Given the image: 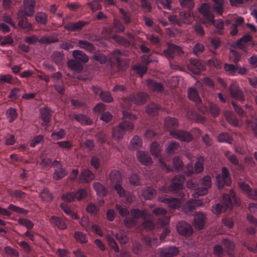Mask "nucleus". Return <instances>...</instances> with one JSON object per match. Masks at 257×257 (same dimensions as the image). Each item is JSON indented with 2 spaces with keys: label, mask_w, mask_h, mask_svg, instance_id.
<instances>
[{
  "label": "nucleus",
  "mask_w": 257,
  "mask_h": 257,
  "mask_svg": "<svg viewBox=\"0 0 257 257\" xmlns=\"http://www.w3.org/2000/svg\"><path fill=\"white\" fill-rule=\"evenodd\" d=\"M233 203L237 205L239 204L233 191L231 190L229 194H226L223 196L222 203H217L213 207L212 211L215 213L219 214L231 207Z\"/></svg>",
  "instance_id": "f257e3e1"
},
{
  "label": "nucleus",
  "mask_w": 257,
  "mask_h": 257,
  "mask_svg": "<svg viewBox=\"0 0 257 257\" xmlns=\"http://www.w3.org/2000/svg\"><path fill=\"white\" fill-rule=\"evenodd\" d=\"M134 128L133 123L124 120L118 126L114 127L111 132L112 138L114 140L119 141L122 139L126 131H131Z\"/></svg>",
  "instance_id": "f03ea898"
},
{
  "label": "nucleus",
  "mask_w": 257,
  "mask_h": 257,
  "mask_svg": "<svg viewBox=\"0 0 257 257\" xmlns=\"http://www.w3.org/2000/svg\"><path fill=\"white\" fill-rule=\"evenodd\" d=\"M216 180L219 187H221L224 185L230 186L231 184L228 170L225 167H222L221 175L217 176Z\"/></svg>",
  "instance_id": "7ed1b4c3"
},
{
  "label": "nucleus",
  "mask_w": 257,
  "mask_h": 257,
  "mask_svg": "<svg viewBox=\"0 0 257 257\" xmlns=\"http://www.w3.org/2000/svg\"><path fill=\"white\" fill-rule=\"evenodd\" d=\"M201 185L202 187L199 188L198 190L194 194L197 196H202L206 194L208 192V189L211 186V180L209 176H205L201 181Z\"/></svg>",
  "instance_id": "20e7f679"
},
{
  "label": "nucleus",
  "mask_w": 257,
  "mask_h": 257,
  "mask_svg": "<svg viewBox=\"0 0 257 257\" xmlns=\"http://www.w3.org/2000/svg\"><path fill=\"white\" fill-rule=\"evenodd\" d=\"M199 11L205 19L203 22L205 24L208 23L210 20L214 18V15L210 12V6L208 4H203L199 8Z\"/></svg>",
  "instance_id": "39448f33"
},
{
  "label": "nucleus",
  "mask_w": 257,
  "mask_h": 257,
  "mask_svg": "<svg viewBox=\"0 0 257 257\" xmlns=\"http://www.w3.org/2000/svg\"><path fill=\"white\" fill-rule=\"evenodd\" d=\"M230 94L232 97L239 101H243L244 96L239 86L236 84H232L229 87Z\"/></svg>",
  "instance_id": "423d86ee"
},
{
  "label": "nucleus",
  "mask_w": 257,
  "mask_h": 257,
  "mask_svg": "<svg viewBox=\"0 0 257 257\" xmlns=\"http://www.w3.org/2000/svg\"><path fill=\"white\" fill-rule=\"evenodd\" d=\"M35 2L34 0H24V10L19 12H23V15L26 16H32L34 13Z\"/></svg>",
  "instance_id": "0eeeda50"
},
{
  "label": "nucleus",
  "mask_w": 257,
  "mask_h": 257,
  "mask_svg": "<svg viewBox=\"0 0 257 257\" xmlns=\"http://www.w3.org/2000/svg\"><path fill=\"white\" fill-rule=\"evenodd\" d=\"M177 229L179 234L184 236H189L192 234L193 230L189 224L181 221L177 226Z\"/></svg>",
  "instance_id": "6e6552de"
},
{
  "label": "nucleus",
  "mask_w": 257,
  "mask_h": 257,
  "mask_svg": "<svg viewBox=\"0 0 257 257\" xmlns=\"http://www.w3.org/2000/svg\"><path fill=\"white\" fill-rule=\"evenodd\" d=\"M179 17L180 26L183 24L187 25L190 24L195 19L193 14L191 12H181L179 13Z\"/></svg>",
  "instance_id": "1a4fd4ad"
},
{
  "label": "nucleus",
  "mask_w": 257,
  "mask_h": 257,
  "mask_svg": "<svg viewBox=\"0 0 257 257\" xmlns=\"http://www.w3.org/2000/svg\"><path fill=\"white\" fill-rule=\"evenodd\" d=\"M189 69L194 74H198L205 69L204 64L198 59H191Z\"/></svg>",
  "instance_id": "9d476101"
},
{
  "label": "nucleus",
  "mask_w": 257,
  "mask_h": 257,
  "mask_svg": "<svg viewBox=\"0 0 257 257\" xmlns=\"http://www.w3.org/2000/svg\"><path fill=\"white\" fill-rule=\"evenodd\" d=\"M185 181L184 177L182 175L176 176L172 180L170 189L173 191H177L182 189Z\"/></svg>",
  "instance_id": "9b49d317"
},
{
  "label": "nucleus",
  "mask_w": 257,
  "mask_h": 257,
  "mask_svg": "<svg viewBox=\"0 0 257 257\" xmlns=\"http://www.w3.org/2000/svg\"><path fill=\"white\" fill-rule=\"evenodd\" d=\"M170 135L174 138L182 141L190 142L192 139V136L189 133L184 131H172Z\"/></svg>",
  "instance_id": "f8f14e48"
},
{
  "label": "nucleus",
  "mask_w": 257,
  "mask_h": 257,
  "mask_svg": "<svg viewBox=\"0 0 257 257\" xmlns=\"http://www.w3.org/2000/svg\"><path fill=\"white\" fill-rule=\"evenodd\" d=\"M181 52V48L175 45H170L168 49L164 51L165 56L169 60L173 58L176 54Z\"/></svg>",
  "instance_id": "ddd939ff"
},
{
  "label": "nucleus",
  "mask_w": 257,
  "mask_h": 257,
  "mask_svg": "<svg viewBox=\"0 0 257 257\" xmlns=\"http://www.w3.org/2000/svg\"><path fill=\"white\" fill-rule=\"evenodd\" d=\"M27 17L23 15V12H18L17 16V19L19 21L18 26L24 29L31 30L32 29V26L27 22Z\"/></svg>",
  "instance_id": "4468645a"
},
{
  "label": "nucleus",
  "mask_w": 257,
  "mask_h": 257,
  "mask_svg": "<svg viewBox=\"0 0 257 257\" xmlns=\"http://www.w3.org/2000/svg\"><path fill=\"white\" fill-rule=\"evenodd\" d=\"M137 156L139 162L142 164L146 166H149L151 164V158L146 152L139 151L137 152Z\"/></svg>",
  "instance_id": "2eb2a0df"
},
{
  "label": "nucleus",
  "mask_w": 257,
  "mask_h": 257,
  "mask_svg": "<svg viewBox=\"0 0 257 257\" xmlns=\"http://www.w3.org/2000/svg\"><path fill=\"white\" fill-rule=\"evenodd\" d=\"M95 177V175L90 170L85 169L81 172L79 176V180L81 182L89 183Z\"/></svg>",
  "instance_id": "dca6fc26"
},
{
  "label": "nucleus",
  "mask_w": 257,
  "mask_h": 257,
  "mask_svg": "<svg viewBox=\"0 0 257 257\" xmlns=\"http://www.w3.org/2000/svg\"><path fill=\"white\" fill-rule=\"evenodd\" d=\"M203 204L201 200L193 201L192 200L189 201L183 207V210L187 213L189 214L190 211H193L195 207L200 206Z\"/></svg>",
  "instance_id": "f3484780"
},
{
  "label": "nucleus",
  "mask_w": 257,
  "mask_h": 257,
  "mask_svg": "<svg viewBox=\"0 0 257 257\" xmlns=\"http://www.w3.org/2000/svg\"><path fill=\"white\" fill-rule=\"evenodd\" d=\"M179 252V249L175 246L164 248L161 251V255L163 257H172L177 255Z\"/></svg>",
  "instance_id": "a211bd4d"
},
{
  "label": "nucleus",
  "mask_w": 257,
  "mask_h": 257,
  "mask_svg": "<svg viewBox=\"0 0 257 257\" xmlns=\"http://www.w3.org/2000/svg\"><path fill=\"white\" fill-rule=\"evenodd\" d=\"M114 188L120 197H125L126 201L127 202L130 203L133 200L134 196L131 194L125 195L124 189L119 184H115Z\"/></svg>",
  "instance_id": "6ab92c4d"
},
{
  "label": "nucleus",
  "mask_w": 257,
  "mask_h": 257,
  "mask_svg": "<svg viewBox=\"0 0 257 257\" xmlns=\"http://www.w3.org/2000/svg\"><path fill=\"white\" fill-rule=\"evenodd\" d=\"M214 2L213 9L214 11L219 14L222 15L224 11V7L225 5L224 0H212Z\"/></svg>",
  "instance_id": "aec40b11"
},
{
  "label": "nucleus",
  "mask_w": 257,
  "mask_h": 257,
  "mask_svg": "<svg viewBox=\"0 0 257 257\" xmlns=\"http://www.w3.org/2000/svg\"><path fill=\"white\" fill-rule=\"evenodd\" d=\"M204 218L203 213H198L194 217V225L197 229H202L204 224Z\"/></svg>",
  "instance_id": "412c9836"
},
{
  "label": "nucleus",
  "mask_w": 257,
  "mask_h": 257,
  "mask_svg": "<svg viewBox=\"0 0 257 257\" xmlns=\"http://www.w3.org/2000/svg\"><path fill=\"white\" fill-rule=\"evenodd\" d=\"M160 201L166 202L168 205L173 209L179 208L180 206V201L178 199L175 198H164L160 199Z\"/></svg>",
  "instance_id": "4be33fe9"
},
{
  "label": "nucleus",
  "mask_w": 257,
  "mask_h": 257,
  "mask_svg": "<svg viewBox=\"0 0 257 257\" xmlns=\"http://www.w3.org/2000/svg\"><path fill=\"white\" fill-rule=\"evenodd\" d=\"M50 222L53 225L56 226L61 229H64L66 228V224L65 222L60 218L53 216L50 218Z\"/></svg>",
  "instance_id": "5701e85b"
},
{
  "label": "nucleus",
  "mask_w": 257,
  "mask_h": 257,
  "mask_svg": "<svg viewBox=\"0 0 257 257\" xmlns=\"http://www.w3.org/2000/svg\"><path fill=\"white\" fill-rule=\"evenodd\" d=\"M188 96L189 99L196 103H199L201 101L200 97L197 90L193 87H191L188 89Z\"/></svg>",
  "instance_id": "b1692460"
},
{
  "label": "nucleus",
  "mask_w": 257,
  "mask_h": 257,
  "mask_svg": "<svg viewBox=\"0 0 257 257\" xmlns=\"http://www.w3.org/2000/svg\"><path fill=\"white\" fill-rule=\"evenodd\" d=\"M147 97L148 95L145 93H142L137 94L136 96H131L130 100L132 102L141 104L145 102Z\"/></svg>",
  "instance_id": "393cba45"
},
{
  "label": "nucleus",
  "mask_w": 257,
  "mask_h": 257,
  "mask_svg": "<svg viewBox=\"0 0 257 257\" xmlns=\"http://www.w3.org/2000/svg\"><path fill=\"white\" fill-rule=\"evenodd\" d=\"M148 86L153 91H161L163 90V86L160 83H157L152 80L148 79L147 81Z\"/></svg>",
  "instance_id": "a878e982"
},
{
  "label": "nucleus",
  "mask_w": 257,
  "mask_h": 257,
  "mask_svg": "<svg viewBox=\"0 0 257 257\" xmlns=\"http://www.w3.org/2000/svg\"><path fill=\"white\" fill-rule=\"evenodd\" d=\"M113 234L112 231H110L108 232L107 235V238L108 244L113 249V250L115 252H118L119 251V248L118 245H117L114 239V238L113 237Z\"/></svg>",
  "instance_id": "bb28decb"
},
{
  "label": "nucleus",
  "mask_w": 257,
  "mask_h": 257,
  "mask_svg": "<svg viewBox=\"0 0 257 257\" xmlns=\"http://www.w3.org/2000/svg\"><path fill=\"white\" fill-rule=\"evenodd\" d=\"M109 178L112 183L119 184L121 180V174L117 170L112 171L109 174Z\"/></svg>",
  "instance_id": "cd10ccee"
},
{
  "label": "nucleus",
  "mask_w": 257,
  "mask_h": 257,
  "mask_svg": "<svg viewBox=\"0 0 257 257\" xmlns=\"http://www.w3.org/2000/svg\"><path fill=\"white\" fill-rule=\"evenodd\" d=\"M178 124L177 120L174 118L167 117L165 120V126L168 130L175 128Z\"/></svg>",
  "instance_id": "c85d7f7f"
},
{
  "label": "nucleus",
  "mask_w": 257,
  "mask_h": 257,
  "mask_svg": "<svg viewBox=\"0 0 257 257\" xmlns=\"http://www.w3.org/2000/svg\"><path fill=\"white\" fill-rule=\"evenodd\" d=\"M72 55L75 58L83 62H87L88 61V57L80 50H74Z\"/></svg>",
  "instance_id": "c756f323"
},
{
  "label": "nucleus",
  "mask_w": 257,
  "mask_h": 257,
  "mask_svg": "<svg viewBox=\"0 0 257 257\" xmlns=\"http://www.w3.org/2000/svg\"><path fill=\"white\" fill-rule=\"evenodd\" d=\"M251 40V36L250 35L246 34L243 36L237 42V45L240 49H244L245 43Z\"/></svg>",
  "instance_id": "7c9ffc66"
},
{
  "label": "nucleus",
  "mask_w": 257,
  "mask_h": 257,
  "mask_svg": "<svg viewBox=\"0 0 257 257\" xmlns=\"http://www.w3.org/2000/svg\"><path fill=\"white\" fill-rule=\"evenodd\" d=\"M74 118L82 125H88L91 124L92 122L90 119L82 114L75 115Z\"/></svg>",
  "instance_id": "2f4dec72"
},
{
  "label": "nucleus",
  "mask_w": 257,
  "mask_h": 257,
  "mask_svg": "<svg viewBox=\"0 0 257 257\" xmlns=\"http://www.w3.org/2000/svg\"><path fill=\"white\" fill-rule=\"evenodd\" d=\"M61 207L63 211L68 215L70 216L72 219H77L78 216L77 214L73 212L69 207H68L67 204L65 203H62L61 205Z\"/></svg>",
  "instance_id": "473e14b6"
},
{
  "label": "nucleus",
  "mask_w": 257,
  "mask_h": 257,
  "mask_svg": "<svg viewBox=\"0 0 257 257\" xmlns=\"http://www.w3.org/2000/svg\"><path fill=\"white\" fill-rule=\"evenodd\" d=\"M7 117L9 122H13L17 117V113L16 109L14 108H10L7 110Z\"/></svg>",
  "instance_id": "72a5a7b5"
},
{
  "label": "nucleus",
  "mask_w": 257,
  "mask_h": 257,
  "mask_svg": "<svg viewBox=\"0 0 257 257\" xmlns=\"http://www.w3.org/2000/svg\"><path fill=\"white\" fill-rule=\"evenodd\" d=\"M132 216L136 219L142 217L146 218L148 216V213L145 210L142 211L138 209H134L131 211Z\"/></svg>",
  "instance_id": "f704fd0d"
},
{
  "label": "nucleus",
  "mask_w": 257,
  "mask_h": 257,
  "mask_svg": "<svg viewBox=\"0 0 257 257\" xmlns=\"http://www.w3.org/2000/svg\"><path fill=\"white\" fill-rule=\"evenodd\" d=\"M93 188L97 195L100 196H104L106 194V190L104 187L98 182H94L93 183Z\"/></svg>",
  "instance_id": "c9c22d12"
},
{
  "label": "nucleus",
  "mask_w": 257,
  "mask_h": 257,
  "mask_svg": "<svg viewBox=\"0 0 257 257\" xmlns=\"http://www.w3.org/2000/svg\"><path fill=\"white\" fill-rule=\"evenodd\" d=\"M156 191L151 188H148L145 190L142 193V196L146 199H152L156 195Z\"/></svg>",
  "instance_id": "e433bc0d"
},
{
  "label": "nucleus",
  "mask_w": 257,
  "mask_h": 257,
  "mask_svg": "<svg viewBox=\"0 0 257 257\" xmlns=\"http://www.w3.org/2000/svg\"><path fill=\"white\" fill-rule=\"evenodd\" d=\"M130 144L133 148L138 149L142 146L143 142L141 138L136 136L131 140Z\"/></svg>",
  "instance_id": "4c0bfd02"
},
{
  "label": "nucleus",
  "mask_w": 257,
  "mask_h": 257,
  "mask_svg": "<svg viewBox=\"0 0 257 257\" xmlns=\"http://www.w3.org/2000/svg\"><path fill=\"white\" fill-rule=\"evenodd\" d=\"M67 173L68 172L66 170L59 168L55 170L53 177L55 179L58 180L64 177Z\"/></svg>",
  "instance_id": "58836bf2"
},
{
  "label": "nucleus",
  "mask_w": 257,
  "mask_h": 257,
  "mask_svg": "<svg viewBox=\"0 0 257 257\" xmlns=\"http://www.w3.org/2000/svg\"><path fill=\"white\" fill-rule=\"evenodd\" d=\"M198 184L197 183V180L195 179H192L188 181L187 182V186L188 188H190L193 190H195V192L192 194V195L194 197H198L197 195H194V194L196 193V191L199 190V188L198 187Z\"/></svg>",
  "instance_id": "ea45409f"
},
{
  "label": "nucleus",
  "mask_w": 257,
  "mask_h": 257,
  "mask_svg": "<svg viewBox=\"0 0 257 257\" xmlns=\"http://www.w3.org/2000/svg\"><path fill=\"white\" fill-rule=\"evenodd\" d=\"M68 65L71 69L77 71H80L82 69L81 64L73 60L68 61Z\"/></svg>",
  "instance_id": "a19ab883"
},
{
  "label": "nucleus",
  "mask_w": 257,
  "mask_h": 257,
  "mask_svg": "<svg viewBox=\"0 0 257 257\" xmlns=\"http://www.w3.org/2000/svg\"><path fill=\"white\" fill-rule=\"evenodd\" d=\"M74 238L78 242L81 243H84L87 242L86 235L84 233L80 231H76L75 232Z\"/></svg>",
  "instance_id": "79ce46f5"
},
{
  "label": "nucleus",
  "mask_w": 257,
  "mask_h": 257,
  "mask_svg": "<svg viewBox=\"0 0 257 257\" xmlns=\"http://www.w3.org/2000/svg\"><path fill=\"white\" fill-rule=\"evenodd\" d=\"M79 45L80 48L85 49L89 52H92L94 49L93 46L91 43L85 41H79Z\"/></svg>",
  "instance_id": "37998d69"
},
{
  "label": "nucleus",
  "mask_w": 257,
  "mask_h": 257,
  "mask_svg": "<svg viewBox=\"0 0 257 257\" xmlns=\"http://www.w3.org/2000/svg\"><path fill=\"white\" fill-rule=\"evenodd\" d=\"M204 158L202 157H199L196 163L195 164V172L196 173H200L203 170Z\"/></svg>",
  "instance_id": "c03bdc74"
},
{
  "label": "nucleus",
  "mask_w": 257,
  "mask_h": 257,
  "mask_svg": "<svg viewBox=\"0 0 257 257\" xmlns=\"http://www.w3.org/2000/svg\"><path fill=\"white\" fill-rule=\"evenodd\" d=\"M86 210L89 213L96 214L98 212L99 207L97 206L93 203H90L87 206Z\"/></svg>",
  "instance_id": "a18cd8bd"
},
{
  "label": "nucleus",
  "mask_w": 257,
  "mask_h": 257,
  "mask_svg": "<svg viewBox=\"0 0 257 257\" xmlns=\"http://www.w3.org/2000/svg\"><path fill=\"white\" fill-rule=\"evenodd\" d=\"M225 70L231 75H235L237 70V66L232 64H225L224 65Z\"/></svg>",
  "instance_id": "49530a36"
},
{
  "label": "nucleus",
  "mask_w": 257,
  "mask_h": 257,
  "mask_svg": "<svg viewBox=\"0 0 257 257\" xmlns=\"http://www.w3.org/2000/svg\"><path fill=\"white\" fill-rule=\"evenodd\" d=\"M40 197L44 201H49L52 200V195L50 193L47 189H44L40 195Z\"/></svg>",
  "instance_id": "de8ad7c7"
},
{
  "label": "nucleus",
  "mask_w": 257,
  "mask_h": 257,
  "mask_svg": "<svg viewBox=\"0 0 257 257\" xmlns=\"http://www.w3.org/2000/svg\"><path fill=\"white\" fill-rule=\"evenodd\" d=\"M8 209L13 212L23 214H27L28 212L27 210L13 204L9 205Z\"/></svg>",
  "instance_id": "09e8293b"
},
{
  "label": "nucleus",
  "mask_w": 257,
  "mask_h": 257,
  "mask_svg": "<svg viewBox=\"0 0 257 257\" xmlns=\"http://www.w3.org/2000/svg\"><path fill=\"white\" fill-rule=\"evenodd\" d=\"M35 20L37 23L44 24L47 22L46 15L44 13H38L36 15Z\"/></svg>",
  "instance_id": "8fccbe9b"
},
{
  "label": "nucleus",
  "mask_w": 257,
  "mask_h": 257,
  "mask_svg": "<svg viewBox=\"0 0 257 257\" xmlns=\"http://www.w3.org/2000/svg\"><path fill=\"white\" fill-rule=\"evenodd\" d=\"M160 147L156 142H153L151 146L150 152L153 156L157 157L159 155Z\"/></svg>",
  "instance_id": "3c124183"
},
{
  "label": "nucleus",
  "mask_w": 257,
  "mask_h": 257,
  "mask_svg": "<svg viewBox=\"0 0 257 257\" xmlns=\"http://www.w3.org/2000/svg\"><path fill=\"white\" fill-rule=\"evenodd\" d=\"M18 222L20 224L25 226L28 229H32L34 226V224L32 221L25 218L19 219Z\"/></svg>",
  "instance_id": "603ef678"
},
{
  "label": "nucleus",
  "mask_w": 257,
  "mask_h": 257,
  "mask_svg": "<svg viewBox=\"0 0 257 257\" xmlns=\"http://www.w3.org/2000/svg\"><path fill=\"white\" fill-rule=\"evenodd\" d=\"M159 107L154 103L149 104L147 108L146 112L150 115H154L157 113Z\"/></svg>",
  "instance_id": "864d4df0"
},
{
  "label": "nucleus",
  "mask_w": 257,
  "mask_h": 257,
  "mask_svg": "<svg viewBox=\"0 0 257 257\" xmlns=\"http://www.w3.org/2000/svg\"><path fill=\"white\" fill-rule=\"evenodd\" d=\"M181 6L183 8L190 9L193 7V0H179Z\"/></svg>",
  "instance_id": "5fc2aeb1"
},
{
  "label": "nucleus",
  "mask_w": 257,
  "mask_h": 257,
  "mask_svg": "<svg viewBox=\"0 0 257 257\" xmlns=\"http://www.w3.org/2000/svg\"><path fill=\"white\" fill-rule=\"evenodd\" d=\"M115 238L120 243H125L127 240V238L123 231H120L119 233H116Z\"/></svg>",
  "instance_id": "6e6d98bb"
},
{
  "label": "nucleus",
  "mask_w": 257,
  "mask_h": 257,
  "mask_svg": "<svg viewBox=\"0 0 257 257\" xmlns=\"http://www.w3.org/2000/svg\"><path fill=\"white\" fill-rule=\"evenodd\" d=\"M100 98L102 101L106 102H110L113 100L112 97L107 92H101L100 93Z\"/></svg>",
  "instance_id": "4d7b16f0"
},
{
  "label": "nucleus",
  "mask_w": 257,
  "mask_h": 257,
  "mask_svg": "<svg viewBox=\"0 0 257 257\" xmlns=\"http://www.w3.org/2000/svg\"><path fill=\"white\" fill-rule=\"evenodd\" d=\"M42 120L44 123H48L50 120V114L48 109H43L41 112Z\"/></svg>",
  "instance_id": "13d9d810"
},
{
  "label": "nucleus",
  "mask_w": 257,
  "mask_h": 257,
  "mask_svg": "<svg viewBox=\"0 0 257 257\" xmlns=\"http://www.w3.org/2000/svg\"><path fill=\"white\" fill-rule=\"evenodd\" d=\"M219 107L214 104H210L209 105V111L213 117L217 116L219 113Z\"/></svg>",
  "instance_id": "bf43d9fd"
},
{
  "label": "nucleus",
  "mask_w": 257,
  "mask_h": 257,
  "mask_svg": "<svg viewBox=\"0 0 257 257\" xmlns=\"http://www.w3.org/2000/svg\"><path fill=\"white\" fill-rule=\"evenodd\" d=\"M5 252L12 257H17L19 253L15 249L10 246H7L5 247Z\"/></svg>",
  "instance_id": "052dcab7"
},
{
  "label": "nucleus",
  "mask_w": 257,
  "mask_h": 257,
  "mask_svg": "<svg viewBox=\"0 0 257 257\" xmlns=\"http://www.w3.org/2000/svg\"><path fill=\"white\" fill-rule=\"evenodd\" d=\"M238 184L240 189L248 195L249 193L251 191V188L245 182L242 181H240Z\"/></svg>",
  "instance_id": "680f3d73"
},
{
  "label": "nucleus",
  "mask_w": 257,
  "mask_h": 257,
  "mask_svg": "<svg viewBox=\"0 0 257 257\" xmlns=\"http://www.w3.org/2000/svg\"><path fill=\"white\" fill-rule=\"evenodd\" d=\"M102 0H93L92 2L90 4V7L93 11H97L101 9V6L100 3Z\"/></svg>",
  "instance_id": "e2e57ef3"
},
{
  "label": "nucleus",
  "mask_w": 257,
  "mask_h": 257,
  "mask_svg": "<svg viewBox=\"0 0 257 257\" xmlns=\"http://www.w3.org/2000/svg\"><path fill=\"white\" fill-rule=\"evenodd\" d=\"M65 131L63 130H60L59 131L57 132H53L51 134V137L54 140H59L62 139L65 136Z\"/></svg>",
  "instance_id": "0e129e2a"
},
{
  "label": "nucleus",
  "mask_w": 257,
  "mask_h": 257,
  "mask_svg": "<svg viewBox=\"0 0 257 257\" xmlns=\"http://www.w3.org/2000/svg\"><path fill=\"white\" fill-rule=\"evenodd\" d=\"M210 22L213 24L216 29L218 30H221L223 28V21L220 19L214 20V18H213L212 20H210L209 23Z\"/></svg>",
  "instance_id": "69168bd1"
},
{
  "label": "nucleus",
  "mask_w": 257,
  "mask_h": 257,
  "mask_svg": "<svg viewBox=\"0 0 257 257\" xmlns=\"http://www.w3.org/2000/svg\"><path fill=\"white\" fill-rule=\"evenodd\" d=\"M135 71L139 74L140 77H142L143 75L147 71V67L145 66L137 65L134 67Z\"/></svg>",
  "instance_id": "338daca9"
},
{
  "label": "nucleus",
  "mask_w": 257,
  "mask_h": 257,
  "mask_svg": "<svg viewBox=\"0 0 257 257\" xmlns=\"http://www.w3.org/2000/svg\"><path fill=\"white\" fill-rule=\"evenodd\" d=\"M225 116L227 120L231 124L234 126H237L238 124V122L237 120L233 117L231 114L226 113L225 114Z\"/></svg>",
  "instance_id": "774afa93"
}]
</instances>
